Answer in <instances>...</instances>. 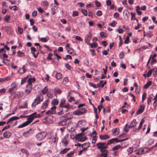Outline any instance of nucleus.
I'll list each match as a JSON object with an SVG mask.
<instances>
[{
	"label": "nucleus",
	"instance_id": "obj_1",
	"mask_svg": "<svg viewBox=\"0 0 157 157\" xmlns=\"http://www.w3.org/2000/svg\"><path fill=\"white\" fill-rule=\"evenodd\" d=\"M117 138H113L110 140L108 142L106 145L105 143L99 142L96 144L97 148L101 152V156H102L103 157H107L108 151V150L107 149L108 147L107 145L114 142L117 143Z\"/></svg>",
	"mask_w": 157,
	"mask_h": 157
},
{
	"label": "nucleus",
	"instance_id": "obj_2",
	"mask_svg": "<svg viewBox=\"0 0 157 157\" xmlns=\"http://www.w3.org/2000/svg\"><path fill=\"white\" fill-rule=\"evenodd\" d=\"M47 134V132H42L37 133L36 135V137L38 140L41 141L43 140Z\"/></svg>",
	"mask_w": 157,
	"mask_h": 157
},
{
	"label": "nucleus",
	"instance_id": "obj_3",
	"mask_svg": "<svg viewBox=\"0 0 157 157\" xmlns=\"http://www.w3.org/2000/svg\"><path fill=\"white\" fill-rule=\"evenodd\" d=\"M151 148L148 147L141 148L139 149L138 151H136V154L139 155L145 154L151 150Z\"/></svg>",
	"mask_w": 157,
	"mask_h": 157
},
{
	"label": "nucleus",
	"instance_id": "obj_4",
	"mask_svg": "<svg viewBox=\"0 0 157 157\" xmlns=\"http://www.w3.org/2000/svg\"><path fill=\"white\" fill-rule=\"evenodd\" d=\"M24 93L22 91H17L15 93H12L11 96H13V98L18 99L21 98L23 95Z\"/></svg>",
	"mask_w": 157,
	"mask_h": 157
},
{
	"label": "nucleus",
	"instance_id": "obj_5",
	"mask_svg": "<svg viewBox=\"0 0 157 157\" xmlns=\"http://www.w3.org/2000/svg\"><path fill=\"white\" fill-rule=\"evenodd\" d=\"M11 87L9 89L8 91L11 93L13 91H16L17 88V85L15 83H13L11 85Z\"/></svg>",
	"mask_w": 157,
	"mask_h": 157
},
{
	"label": "nucleus",
	"instance_id": "obj_6",
	"mask_svg": "<svg viewBox=\"0 0 157 157\" xmlns=\"http://www.w3.org/2000/svg\"><path fill=\"white\" fill-rule=\"evenodd\" d=\"M86 112L85 109L84 108H82L81 109H79L75 110L73 112V114L76 115H80L83 114Z\"/></svg>",
	"mask_w": 157,
	"mask_h": 157
},
{
	"label": "nucleus",
	"instance_id": "obj_7",
	"mask_svg": "<svg viewBox=\"0 0 157 157\" xmlns=\"http://www.w3.org/2000/svg\"><path fill=\"white\" fill-rule=\"evenodd\" d=\"M56 106H53L52 107L51 109L46 112L45 114L47 115L53 114L56 113Z\"/></svg>",
	"mask_w": 157,
	"mask_h": 157
},
{
	"label": "nucleus",
	"instance_id": "obj_8",
	"mask_svg": "<svg viewBox=\"0 0 157 157\" xmlns=\"http://www.w3.org/2000/svg\"><path fill=\"white\" fill-rule=\"evenodd\" d=\"M33 133V131L32 129H30L28 131L24 132L23 135L25 137H27L31 136Z\"/></svg>",
	"mask_w": 157,
	"mask_h": 157
},
{
	"label": "nucleus",
	"instance_id": "obj_9",
	"mask_svg": "<svg viewBox=\"0 0 157 157\" xmlns=\"http://www.w3.org/2000/svg\"><path fill=\"white\" fill-rule=\"evenodd\" d=\"M34 120L33 117L31 116L27 119V121L23 124L25 127L28 125Z\"/></svg>",
	"mask_w": 157,
	"mask_h": 157
},
{
	"label": "nucleus",
	"instance_id": "obj_10",
	"mask_svg": "<svg viewBox=\"0 0 157 157\" xmlns=\"http://www.w3.org/2000/svg\"><path fill=\"white\" fill-rule=\"evenodd\" d=\"M92 36V34L90 32H89L85 36V42L88 43L90 42Z\"/></svg>",
	"mask_w": 157,
	"mask_h": 157
},
{
	"label": "nucleus",
	"instance_id": "obj_11",
	"mask_svg": "<svg viewBox=\"0 0 157 157\" xmlns=\"http://www.w3.org/2000/svg\"><path fill=\"white\" fill-rule=\"evenodd\" d=\"M69 120V119L68 118L65 119L59 122L58 123V124L60 126H65L67 124V122Z\"/></svg>",
	"mask_w": 157,
	"mask_h": 157
},
{
	"label": "nucleus",
	"instance_id": "obj_12",
	"mask_svg": "<svg viewBox=\"0 0 157 157\" xmlns=\"http://www.w3.org/2000/svg\"><path fill=\"white\" fill-rule=\"evenodd\" d=\"M145 107V106L144 105H141L138 111L136 112V114H139L142 113L144 110Z\"/></svg>",
	"mask_w": 157,
	"mask_h": 157
},
{
	"label": "nucleus",
	"instance_id": "obj_13",
	"mask_svg": "<svg viewBox=\"0 0 157 157\" xmlns=\"http://www.w3.org/2000/svg\"><path fill=\"white\" fill-rule=\"evenodd\" d=\"M25 67V65L23 66L22 68H20L19 70L18 71L17 73L21 74L25 73L26 71V70Z\"/></svg>",
	"mask_w": 157,
	"mask_h": 157
},
{
	"label": "nucleus",
	"instance_id": "obj_14",
	"mask_svg": "<svg viewBox=\"0 0 157 157\" xmlns=\"http://www.w3.org/2000/svg\"><path fill=\"white\" fill-rule=\"evenodd\" d=\"M137 123L135 119H134L130 123V124L128 126L129 128H132L135 127Z\"/></svg>",
	"mask_w": 157,
	"mask_h": 157
},
{
	"label": "nucleus",
	"instance_id": "obj_15",
	"mask_svg": "<svg viewBox=\"0 0 157 157\" xmlns=\"http://www.w3.org/2000/svg\"><path fill=\"white\" fill-rule=\"evenodd\" d=\"M49 100L48 99L46 100L42 104L41 106V108L44 109L47 107L49 102Z\"/></svg>",
	"mask_w": 157,
	"mask_h": 157
},
{
	"label": "nucleus",
	"instance_id": "obj_16",
	"mask_svg": "<svg viewBox=\"0 0 157 157\" xmlns=\"http://www.w3.org/2000/svg\"><path fill=\"white\" fill-rule=\"evenodd\" d=\"M112 131L113 132V134L114 135H118L119 133V129L117 128H116L113 129Z\"/></svg>",
	"mask_w": 157,
	"mask_h": 157
},
{
	"label": "nucleus",
	"instance_id": "obj_17",
	"mask_svg": "<svg viewBox=\"0 0 157 157\" xmlns=\"http://www.w3.org/2000/svg\"><path fill=\"white\" fill-rule=\"evenodd\" d=\"M3 136L7 138H9L11 136V133L9 131H6L4 132L3 133Z\"/></svg>",
	"mask_w": 157,
	"mask_h": 157
},
{
	"label": "nucleus",
	"instance_id": "obj_18",
	"mask_svg": "<svg viewBox=\"0 0 157 157\" xmlns=\"http://www.w3.org/2000/svg\"><path fill=\"white\" fill-rule=\"evenodd\" d=\"M35 100L37 101L40 103V102L43 101V98L41 95H38Z\"/></svg>",
	"mask_w": 157,
	"mask_h": 157
},
{
	"label": "nucleus",
	"instance_id": "obj_19",
	"mask_svg": "<svg viewBox=\"0 0 157 157\" xmlns=\"http://www.w3.org/2000/svg\"><path fill=\"white\" fill-rule=\"evenodd\" d=\"M35 81V78H30L28 80V83L27 85L28 86H32V83L33 82Z\"/></svg>",
	"mask_w": 157,
	"mask_h": 157
},
{
	"label": "nucleus",
	"instance_id": "obj_20",
	"mask_svg": "<svg viewBox=\"0 0 157 157\" xmlns=\"http://www.w3.org/2000/svg\"><path fill=\"white\" fill-rule=\"evenodd\" d=\"M109 135L107 134H105L104 135H101L99 136L100 139L101 140H105L109 138Z\"/></svg>",
	"mask_w": 157,
	"mask_h": 157
},
{
	"label": "nucleus",
	"instance_id": "obj_21",
	"mask_svg": "<svg viewBox=\"0 0 157 157\" xmlns=\"http://www.w3.org/2000/svg\"><path fill=\"white\" fill-rule=\"evenodd\" d=\"M19 119V118L17 117L14 116L11 117L8 120V121L6 122V124H8L10 122H11V121H12L14 120Z\"/></svg>",
	"mask_w": 157,
	"mask_h": 157
},
{
	"label": "nucleus",
	"instance_id": "obj_22",
	"mask_svg": "<svg viewBox=\"0 0 157 157\" xmlns=\"http://www.w3.org/2000/svg\"><path fill=\"white\" fill-rule=\"evenodd\" d=\"M67 51L68 53L70 54H71L73 56L75 55H76V53L75 51L72 48L67 49Z\"/></svg>",
	"mask_w": 157,
	"mask_h": 157
},
{
	"label": "nucleus",
	"instance_id": "obj_23",
	"mask_svg": "<svg viewBox=\"0 0 157 157\" xmlns=\"http://www.w3.org/2000/svg\"><path fill=\"white\" fill-rule=\"evenodd\" d=\"M26 88L27 89L25 90V92L27 94L30 93L32 89V86L30 85L29 86H28V85H27Z\"/></svg>",
	"mask_w": 157,
	"mask_h": 157
},
{
	"label": "nucleus",
	"instance_id": "obj_24",
	"mask_svg": "<svg viewBox=\"0 0 157 157\" xmlns=\"http://www.w3.org/2000/svg\"><path fill=\"white\" fill-rule=\"evenodd\" d=\"M125 146H123L122 145H117L114 146L112 148L113 151L118 150L120 148H123Z\"/></svg>",
	"mask_w": 157,
	"mask_h": 157
},
{
	"label": "nucleus",
	"instance_id": "obj_25",
	"mask_svg": "<svg viewBox=\"0 0 157 157\" xmlns=\"http://www.w3.org/2000/svg\"><path fill=\"white\" fill-rule=\"evenodd\" d=\"M144 122V120L143 119H142L140 123L139 126L138 128L137 129V128H135V129H134V130H135V131H138L140 130L141 128L142 127V125Z\"/></svg>",
	"mask_w": 157,
	"mask_h": 157
},
{
	"label": "nucleus",
	"instance_id": "obj_26",
	"mask_svg": "<svg viewBox=\"0 0 157 157\" xmlns=\"http://www.w3.org/2000/svg\"><path fill=\"white\" fill-rule=\"evenodd\" d=\"M56 78L58 80L61 79L62 78V74L59 72L57 73L56 75Z\"/></svg>",
	"mask_w": 157,
	"mask_h": 157
},
{
	"label": "nucleus",
	"instance_id": "obj_27",
	"mask_svg": "<svg viewBox=\"0 0 157 157\" xmlns=\"http://www.w3.org/2000/svg\"><path fill=\"white\" fill-rule=\"evenodd\" d=\"M40 103V102H38L36 100H34L32 104V108H34L36 107V105L39 104Z\"/></svg>",
	"mask_w": 157,
	"mask_h": 157
},
{
	"label": "nucleus",
	"instance_id": "obj_28",
	"mask_svg": "<svg viewBox=\"0 0 157 157\" xmlns=\"http://www.w3.org/2000/svg\"><path fill=\"white\" fill-rule=\"evenodd\" d=\"M48 88L47 86H45L44 88L43 89L41 90V93L43 94H45L48 92Z\"/></svg>",
	"mask_w": 157,
	"mask_h": 157
},
{
	"label": "nucleus",
	"instance_id": "obj_29",
	"mask_svg": "<svg viewBox=\"0 0 157 157\" xmlns=\"http://www.w3.org/2000/svg\"><path fill=\"white\" fill-rule=\"evenodd\" d=\"M152 82L151 81H148L146 84L144 86V88L145 89H147L151 85Z\"/></svg>",
	"mask_w": 157,
	"mask_h": 157
},
{
	"label": "nucleus",
	"instance_id": "obj_30",
	"mask_svg": "<svg viewBox=\"0 0 157 157\" xmlns=\"http://www.w3.org/2000/svg\"><path fill=\"white\" fill-rule=\"evenodd\" d=\"M57 141L58 138L55 137L52 140V143L55 146H56L57 143Z\"/></svg>",
	"mask_w": 157,
	"mask_h": 157
},
{
	"label": "nucleus",
	"instance_id": "obj_31",
	"mask_svg": "<svg viewBox=\"0 0 157 157\" xmlns=\"http://www.w3.org/2000/svg\"><path fill=\"white\" fill-rule=\"evenodd\" d=\"M17 54L19 57H23L25 56V53L20 51H18L17 52Z\"/></svg>",
	"mask_w": 157,
	"mask_h": 157
},
{
	"label": "nucleus",
	"instance_id": "obj_32",
	"mask_svg": "<svg viewBox=\"0 0 157 157\" xmlns=\"http://www.w3.org/2000/svg\"><path fill=\"white\" fill-rule=\"evenodd\" d=\"M140 8L139 6H136V11L137 14L139 15H141L142 14V12L140 10Z\"/></svg>",
	"mask_w": 157,
	"mask_h": 157
},
{
	"label": "nucleus",
	"instance_id": "obj_33",
	"mask_svg": "<svg viewBox=\"0 0 157 157\" xmlns=\"http://www.w3.org/2000/svg\"><path fill=\"white\" fill-rule=\"evenodd\" d=\"M70 148H65L63 150L61 151L60 152V154H65V153H66L67 151L69 150L70 149Z\"/></svg>",
	"mask_w": 157,
	"mask_h": 157
},
{
	"label": "nucleus",
	"instance_id": "obj_34",
	"mask_svg": "<svg viewBox=\"0 0 157 157\" xmlns=\"http://www.w3.org/2000/svg\"><path fill=\"white\" fill-rule=\"evenodd\" d=\"M75 151H73L70 152L69 153H68L67 154V157H71L74 155L75 153Z\"/></svg>",
	"mask_w": 157,
	"mask_h": 157
},
{
	"label": "nucleus",
	"instance_id": "obj_35",
	"mask_svg": "<svg viewBox=\"0 0 157 157\" xmlns=\"http://www.w3.org/2000/svg\"><path fill=\"white\" fill-rule=\"evenodd\" d=\"M90 144L89 143H86L84 144H83L82 145V148H83V147H87V148L90 147Z\"/></svg>",
	"mask_w": 157,
	"mask_h": 157
},
{
	"label": "nucleus",
	"instance_id": "obj_36",
	"mask_svg": "<svg viewBox=\"0 0 157 157\" xmlns=\"http://www.w3.org/2000/svg\"><path fill=\"white\" fill-rule=\"evenodd\" d=\"M131 20H136V17H135V13L131 12Z\"/></svg>",
	"mask_w": 157,
	"mask_h": 157
},
{
	"label": "nucleus",
	"instance_id": "obj_37",
	"mask_svg": "<svg viewBox=\"0 0 157 157\" xmlns=\"http://www.w3.org/2000/svg\"><path fill=\"white\" fill-rule=\"evenodd\" d=\"M90 45L91 48H95L97 47L98 44L96 43H93L92 44H90Z\"/></svg>",
	"mask_w": 157,
	"mask_h": 157
},
{
	"label": "nucleus",
	"instance_id": "obj_38",
	"mask_svg": "<svg viewBox=\"0 0 157 157\" xmlns=\"http://www.w3.org/2000/svg\"><path fill=\"white\" fill-rule=\"evenodd\" d=\"M21 151L23 153H25L27 155H29V153L28 151L26 149H21Z\"/></svg>",
	"mask_w": 157,
	"mask_h": 157
},
{
	"label": "nucleus",
	"instance_id": "obj_39",
	"mask_svg": "<svg viewBox=\"0 0 157 157\" xmlns=\"http://www.w3.org/2000/svg\"><path fill=\"white\" fill-rule=\"evenodd\" d=\"M52 103L54 105H57L58 104V101L57 100L54 99L52 101Z\"/></svg>",
	"mask_w": 157,
	"mask_h": 157
},
{
	"label": "nucleus",
	"instance_id": "obj_40",
	"mask_svg": "<svg viewBox=\"0 0 157 157\" xmlns=\"http://www.w3.org/2000/svg\"><path fill=\"white\" fill-rule=\"evenodd\" d=\"M10 78L9 77H7L4 78H0V82H3L6 80H10Z\"/></svg>",
	"mask_w": 157,
	"mask_h": 157
},
{
	"label": "nucleus",
	"instance_id": "obj_41",
	"mask_svg": "<svg viewBox=\"0 0 157 157\" xmlns=\"http://www.w3.org/2000/svg\"><path fill=\"white\" fill-rule=\"evenodd\" d=\"M153 96V95L152 94L149 97L147 98V104L149 105L151 101V98H152V97Z\"/></svg>",
	"mask_w": 157,
	"mask_h": 157
},
{
	"label": "nucleus",
	"instance_id": "obj_42",
	"mask_svg": "<svg viewBox=\"0 0 157 157\" xmlns=\"http://www.w3.org/2000/svg\"><path fill=\"white\" fill-rule=\"evenodd\" d=\"M130 42L129 37V36H127L125 38L124 41V43L125 44H128Z\"/></svg>",
	"mask_w": 157,
	"mask_h": 157
},
{
	"label": "nucleus",
	"instance_id": "obj_43",
	"mask_svg": "<svg viewBox=\"0 0 157 157\" xmlns=\"http://www.w3.org/2000/svg\"><path fill=\"white\" fill-rule=\"evenodd\" d=\"M146 96H147V94H146V93L144 92L143 94L142 97V101L143 102L144 101V100H145V99L146 98Z\"/></svg>",
	"mask_w": 157,
	"mask_h": 157
},
{
	"label": "nucleus",
	"instance_id": "obj_44",
	"mask_svg": "<svg viewBox=\"0 0 157 157\" xmlns=\"http://www.w3.org/2000/svg\"><path fill=\"white\" fill-rule=\"evenodd\" d=\"M133 149L132 147H130L127 150V151L128 152V155L131 154L133 152Z\"/></svg>",
	"mask_w": 157,
	"mask_h": 157
},
{
	"label": "nucleus",
	"instance_id": "obj_45",
	"mask_svg": "<svg viewBox=\"0 0 157 157\" xmlns=\"http://www.w3.org/2000/svg\"><path fill=\"white\" fill-rule=\"evenodd\" d=\"M119 57L120 59H123L124 56V54L123 52H121L119 55Z\"/></svg>",
	"mask_w": 157,
	"mask_h": 157
},
{
	"label": "nucleus",
	"instance_id": "obj_46",
	"mask_svg": "<svg viewBox=\"0 0 157 157\" xmlns=\"http://www.w3.org/2000/svg\"><path fill=\"white\" fill-rule=\"evenodd\" d=\"M117 22L116 21H113L112 22L109 24V25L112 27H114L115 25L117 24Z\"/></svg>",
	"mask_w": 157,
	"mask_h": 157
},
{
	"label": "nucleus",
	"instance_id": "obj_47",
	"mask_svg": "<svg viewBox=\"0 0 157 157\" xmlns=\"http://www.w3.org/2000/svg\"><path fill=\"white\" fill-rule=\"evenodd\" d=\"M10 17L9 15H7L4 17V21L6 22H8L10 20Z\"/></svg>",
	"mask_w": 157,
	"mask_h": 157
},
{
	"label": "nucleus",
	"instance_id": "obj_48",
	"mask_svg": "<svg viewBox=\"0 0 157 157\" xmlns=\"http://www.w3.org/2000/svg\"><path fill=\"white\" fill-rule=\"evenodd\" d=\"M65 100L64 99H62L60 103L59 104V106L60 107L63 106V105L65 104Z\"/></svg>",
	"mask_w": 157,
	"mask_h": 157
},
{
	"label": "nucleus",
	"instance_id": "obj_49",
	"mask_svg": "<svg viewBox=\"0 0 157 157\" xmlns=\"http://www.w3.org/2000/svg\"><path fill=\"white\" fill-rule=\"evenodd\" d=\"M153 71V69H152L149 71L147 75V77H150L151 76Z\"/></svg>",
	"mask_w": 157,
	"mask_h": 157
},
{
	"label": "nucleus",
	"instance_id": "obj_50",
	"mask_svg": "<svg viewBox=\"0 0 157 157\" xmlns=\"http://www.w3.org/2000/svg\"><path fill=\"white\" fill-rule=\"evenodd\" d=\"M153 35L151 32L150 31L148 32L147 34V36L148 38L151 37L153 36Z\"/></svg>",
	"mask_w": 157,
	"mask_h": 157
},
{
	"label": "nucleus",
	"instance_id": "obj_51",
	"mask_svg": "<svg viewBox=\"0 0 157 157\" xmlns=\"http://www.w3.org/2000/svg\"><path fill=\"white\" fill-rule=\"evenodd\" d=\"M68 79L67 77L64 78L63 81V84H66L68 82Z\"/></svg>",
	"mask_w": 157,
	"mask_h": 157
},
{
	"label": "nucleus",
	"instance_id": "obj_52",
	"mask_svg": "<svg viewBox=\"0 0 157 157\" xmlns=\"http://www.w3.org/2000/svg\"><path fill=\"white\" fill-rule=\"evenodd\" d=\"M57 9V8L56 7H54L53 8H52V9L51 10L52 11V15H54L55 14L56 12H55V11L56 10V9Z\"/></svg>",
	"mask_w": 157,
	"mask_h": 157
},
{
	"label": "nucleus",
	"instance_id": "obj_53",
	"mask_svg": "<svg viewBox=\"0 0 157 157\" xmlns=\"http://www.w3.org/2000/svg\"><path fill=\"white\" fill-rule=\"evenodd\" d=\"M96 14L98 16H101L102 15V12L101 10H98Z\"/></svg>",
	"mask_w": 157,
	"mask_h": 157
},
{
	"label": "nucleus",
	"instance_id": "obj_54",
	"mask_svg": "<svg viewBox=\"0 0 157 157\" xmlns=\"http://www.w3.org/2000/svg\"><path fill=\"white\" fill-rule=\"evenodd\" d=\"M59 33H55L54 34V37L56 38H58L60 36Z\"/></svg>",
	"mask_w": 157,
	"mask_h": 157
},
{
	"label": "nucleus",
	"instance_id": "obj_55",
	"mask_svg": "<svg viewBox=\"0 0 157 157\" xmlns=\"http://www.w3.org/2000/svg\"><path fill=\"white\" fill-rule=\"evenodd\" d=\"M89 84L91 86H92L93 88H96V84H95L93 83L92 82H89Z\"/></svg>",
	"mask_w": 157,
	"mask_h": 157
},
{
	"label": "nucleus",
	"instance_id": "obj_56",
	"mask_svg": "<svg viewBox=\"0 0 157 157\" xmlns=\"http://www.w3.org/2000/svg\"><path fill=\"white\" fill-rule=\"evenodd\" d=\"M82 13L85 16H86L87 15V11L86 10H81Z\"/></svg>",
	"mask_w": 157,
	"mask_h": 157
},
{
	"label": "nucleus",
	"instance_id": "obj_57",
	"mask_svg": "<svg viewBox=\"0 0 157 157\" xmlns=\"http://www.w3.org/2000/svg\"><path fill=\"white\" fill-rule=\"evenodd\" d=\"M128 139V138H126L125 139H121L118 140V139H117V143L118 142H122L124 141H125L126 140H127Z\"/></svg>",
	"mask_w": 157,
	"mask_h": 157
},
{
	"label": "nucleus",
	"instance_id": "obj_58",
	"mask_svg": "<svg viewBox=\"0 0 157 157\" xmlns=\"http://www.w3.org/2000/svg\"><path fill=\"white\" fill-rule=\"evenodd\" d=\"M40 40L42 42H46L47 41V39L46 38L42 37L40 38Z\"/></svg>",
	"mask_w": 157,
	"mask_h": 157
},
{
	"label": "nucleus",
	"instance_id": "obj_59",
	"mask_svg": "<svg viewBox=\"0 0 157 157\" xmlns=\"http://www.w3.org/2000/svg\"><path fill=\"white\" fill-rule=\"evenodd\" d=\"M10 60L6 59L5 64L7 66H10Z\"/></svg>",
	"mask_w": 157,
	"mask_h": 157
},
{
	"label": "nucleus",
	"instance_id": "obj_60",
	"mask_svg": "<svg viewBox=\"0 0 157 157\" xmlns=\"http://www.w3.org/2000/svg\"><path fill=\"white\" fill-rule=\"evenodd\" d=\"M72 15V16L74 17L76 16H78V12L76 11H74L73 12V14Z\"/></svg>",
	"mask_w": 157,
	"mask_h": 157
},
{
	"label": "nucleus",
	"instance_id": "obj_61",
	"mask_svg": "<svg viewBox=\"0 0 157 157\" xmlns=\"http://www.w3.org/2000/svg\"><path fill=\"white\" fill-rule=\"evenodd\" d=\"M17 29L18 32L20 34H21L23 32V29L21 27H18L17 28Z\"/></svg>",
	"mask_w": 157,
	"mask_h": 157
},
{
	"label": "nucleus",
	"instance_id": "obj_62",
	"mask_svg": "<svg viewBox=\"0 0 157 157\" xmlns=\"http://www.w3.org/2000/svg\"><path fill=\"white\" fill-rule=\"evenodd\" d=\"M52 56V53H50L48 55V56L47 57L48 59L51 60L52 59L51 57Z\"/></svg>",
	"mask_w": 157,
	"mask_h": 157
},
{
	"label": "nucleus",
	"instance_id": "obj_63",
	"mask_svg": "<svg viewBox=\"0 0 157 157\" xmlns=\"http://www.w3.org/2000/svg\"><path fill=\"white\" fill-rule=\"evenodd\" d=\"M95 4L98 7H99L101 6V3L97 0L95 1Z\"/></svg>",
	"mask_w": 157,
	"mask_h": 157
},
{
	"label": "nucleus",
	"instance_id": "obj_64",
	"mask_svg": "<svg viewBox=\"0 0 157 157\" xmlns=\"http://www.w3.org/2000/svg\"><path fill=\"white\" fill-rule=\"evenodd\" d=\"M75 39L78 40L80 41H82L83 40L82 38L78 36H76L75 37Z\"/></svg>",
	"mask_w": 157,
	"mask_h": 157
}]
</instances>
